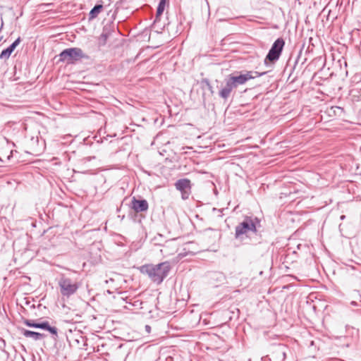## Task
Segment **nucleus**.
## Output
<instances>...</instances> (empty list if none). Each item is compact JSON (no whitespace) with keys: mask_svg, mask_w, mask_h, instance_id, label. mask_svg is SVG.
I'll list each match as a JSON object with an SVG mask.
<instances>
[{"mask_svg":"<svg viewBox=\"0 0 361 361\" xmlns=\"http://www.w3.org/2000/svg\"><path fill=\"white\" fill-rule=\"evenodd\" d=\"M267 72L245 71L235 72L229 74L224 80L225 85L219 90V95L224 100H227L233 89L239 85L245 84L248 80L265 75Z\"/></svg>","mask_w":361,"mask_h":361,"instance_id":"f257e3e1","label":"nucleus"},{"mask_svg":"<svg viewBox=\"0 0 361 361\" xmlns=\"http://www.w3.org/2000/svg\"><path fill=\"white\" fill-rule=\"evenodd\" d=\"M261 219L254 215L245 216L243 220L235 228L234 237L235 239L243 240V236L248 237L251 233L256 236L260 235Z\"/></svg>","mask_w":361,"mask_h":361,"instance_id":"f03ea898","label":"nucleus"},{"mask_svg":"<svg viewBox=\"0 0 361 361\" xmlns=\"http://www.w3.org/2000/svg\"><path fill=\"white\" fill-rule=\"evenodd\" d=\"M171 269V265L169 262H164L156 265L145 264L140 267V271L146 274L152 281L160 284L168 276Z\"/></svg>","mask_w":361,"mask_h":361,"instance_id":"7ed1b4c3","label":"nucleus"},{"mask_svg":"<svg viewBox=\"0 0 361 361\" xmlns=\"http://www.w3.org/2000/svg\"><path fill=\"white\" fill-rule=\"evenodd\" d=\"M57 63H65L66 64H75L82 59L88 60L90 56L85 54L79 47L67 48L63 50L59 55L56 56Z\"/></svg>","mask_w":361,"mask_h":361,"instance_id":"20e7f679","label":"nucleus"},{"mask_svg":"<svg viewBox=\"0 0 361 361\" xmlns=\"http://www.w3.org/2000/svg\"><path fill=\"white\" fill-rule=\"evenodd\" d=\"M58 284L61 295L66 298H69L76 293L81 285L80 282L65 276H62L59 279Z\"/></svg>","mask_w":361,"mask_h":361,"instance_id":"39448f33","label":"nucleus"},{"mask_svg":"<svg viewBox=\"0 0 361 361\" xmlns=\"http://www.w3.org/2000/svg\"><path fill=\"white\" fill-rule=\"evenodd\" d=\"M290 351L288 346L283 343H272L268 346V352L273 357V361H285Z\"/></svg>","mask_w":361,"mask_h":361,"instance_id":"423d86ee","label":"nucleus"},{"mask_svg":"<svg viewBox=\"0 0 361 361\" xmlns=\"http://www.w3.org/2000/svg\"><path fill=\"white\" fill-rule=\"evenodd\" d=\"M284 46L285 40L282 37L276 39L272 44L271 49L267 54L264 62L267 63L268 61L269 62L275 63L277 61L281 55Z\"/></svg>","mask_w":361,"mask_h":361,"instance_id":"0eeeda50","label":"nucleus"},{"mask_svg":"<svg viewBox=\"0 0 361 361\" xmlns=\"http://www.w3.org/2000/svg\"><path fill=\"white\" fill-rule=\"evenodd\" d=\"M23 324H25L28 327L35 328V329H41L43 330H46L49 331L54 340H57L58 336V329L55 326H50L48 321H44L42 322H35L33 320L24 319Z\"/></svg>","mask_w":361,"mask_h":361,"instance_id":"6e6552de","label":"nucleus"},{"mask_svg":"<svg viewBox=\"0 0 361 361\" xmlns=\"http://www.w3.org/2000/svg\"><path fill=\"white\" fill-rule=\"evenodd\" d=\"M176 189L180 192L181 198L188 200L191 194L192 183L188 178H180L175 183Z\"/></svg>","mask_w":361,"mask_h":361,"instance_id":"1a4fd4ad","label":"nucleus"},{"mask_svg":"<svg viewBox=\"0 0 361 361\" xmlns=\"http://www.w3.org/2000/svg\"><path fill=\"white\" fill-rule=\"evenodd\" d=\"M130 207L136 213L147 212L149 208V204L145 199H137L133 197L131 199Z\"/></svg>","mask_w":361,"mask_h":361,"instance_id":"9d476101","label":"nucleus"},{"mask_svg":"<svg viewBox=\"0 0 361 361\" xmlns=\"http://www.w3.org/2000/svg\"><path fill=\"white\" fill-rule=\"evenodd\" d=\"M20 331L25 338H32L34 341H39L46 337L44 334L32 331L23 328L20 329Z\"/></svg>","mask_w":361,"mask_h":361,"instance_id":"9b49d317","label":"nucleus"},{"mask_svg":"<svg viewBox=\"0 0 361 361\" xmlns=\"http://www.w3.org/2000/svg\"><path fill=\"white\" fill-rule=\"evenodd\" d=\"M103 9V4L101 2L100 4H97L90 11L89 13V20H93L96 18L100 12Z\"/></svg>","mask_w":361,"mask_h":361,"instance_id":"f8f14e48","label":"nucleus"},{"mask_svg":"<svg viewBox=\"0 0 361 361\" xmlns=\"http://www.w3.org/2000/svg\"><path fill=\"white\" fill-rule=\"evenodd\" d=\"M166 0H160L156 13V18L161 16L164 11Z\"/></svg>","mask_w":361,"mask_h":361,"instance_id":"ddd939ff","label":"nucleus"},{"mask_svg":"<svg viewBox=\"0 0 361 361\" xmlns=\"http://www.w3.org/2000/svg\"><path fill=\"white\" fill-rule=\"evenodd\" d=\"M13 50L11 49L9 47L6 49H4L0 54V59H8L11 54L13 53Z\"/></svg>","mask_w":361,"mask_h":361,"instance_id":"4468645a","label":"nucleus"},{"mask_svg":"<svg viewBox=\"0 0 361 361\" xmlns=\"http://www.w3.org/2000/svg\"><path fill=\"white\" fill-rule=\"evenodd\" d=\"M202 87H207L212 94L214 93L213 87L212 86L209 80L207 78L202 79Z\"/></svg>","mask_w":361,"mask_h":361,"instance_id":"2eb2a0df","label":"nucleus"},{"mask_svg":"<svg viewBox=\"0 0 361 361\" xmlns=\"http://www.w3.org/2000/svg\"><path fill=\"white\" fill-rule=\"evenodd\" d=\"M21 42L20 37H18L11 44H10L8 47L12 49L13 51L15 50L16 47L20 44Z\"/></svg>","mask_w":361,"mask_h":361,"instance_id":"dca6fc26","label":"nucleus"},{"mask_svg":"<svg viewBox=\"0 0 361 361\" xmlns=\"http://www.w3.org/2000/svg\"><path fill=\"white\" fill-rule=\"evenodd\" d=\"M271 355H266L263 357H262L261 360L262 361H273V357L271 356Z\"/></svg>","mask_w":361,"mask_h":361,"instance_id":"f3484780","label":"nucleus"},{"mask_svg":"<svg viewBox=\"0 0 361 361\" xmlns=\"http://www.w3.org/2000/svg\"><path fill=\"white\" fill-rule=\"evenodd\" d=\"M106 30H107L106 27H104V30H103V32H102V37H104V39L108 38L109 36V33L107 32Z\"/></svg>","mask_w":361,"mask_h":361,"instance_id":"a211bd4d","label":"nucleus"},{"mask_svg":"<svg viewBox=\"0 0 361 361\" xmlns=\"http://www.w3.org/2000/svg\"><path fill=\"white\" fill-rule=\"evenodd\" d=\"M145 328H146V330H147L148 332L150 331V329H151V328H150V326H149L146 325Z\"/></svg>","mask_w":361,"mask_h":361,"instance_id":"6ab92c4d","label":"nucleus"},{"mask_svg":"<svg viewBox=\"0 0 361 361\" xmlns=\"http://www.w3.org/2000/svg\"><path fill=\"white\" fill-rule=\"evenodd\" d=\"M299 58H300V55L298 56V58L295 62V66L298 63Z\"/></svg>","mask_w":361,"mask_h":361,"instance_id":"aec40b11","label":"nucleus"},{"mask_svg":"<svg viewBox=\"0 0 361 361\" xmlns=\"http://www.w3.org/2000/svg\"><path fill=\"white\" fill-rule=\"evenodd\" d=\"M300 247H302V245H301V244H299V245H298L297 248H298V250H300Z\"/></svg>","mask_w":361,"mask_h":361,"instance_id":"412c9836","label":"nucleus"},{"mask_svg":"<svg viewBox=\"0 0 361 361\" xmlns=\"http://www.w3.org/2000/svg\"><path fill=\"white\" fill-rule=\"evenodd\" d=\"M213 210H214V211H218V212H221V211L220 209H216V208H214V209H213Z\"/></svg>","mask_w":361,"mask_h":361,"instance_id":"4be33fe9","label":"nucleus"},{"mask_svg":"<svg viewBox=\"0 0 361 361\" xmlns=\"http://www.w3.org/2000/svg\"><path fill=\"white\" fill-rule=\"evenodd\" d=\"M341 218V219H344L345 216H342Z\"/></svg>","mask_w":361,"mask_h":361,"instance_id":"5701e85b","label":"nucleus"}]
</instances>
